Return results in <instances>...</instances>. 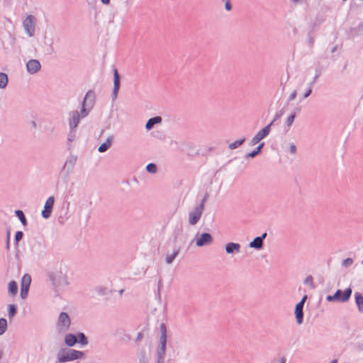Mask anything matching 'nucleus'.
Wrapping results in <instances>:
<instances>
[{"label": "nucleus", "mask_w": 363, "mask_h": 363, "mask_svg": "<svg viewBox=\"0 0 363 363\" xmlns=\"http://www.w3.org/2000/svg\"><path fill=\"white\" fill-rule=\"evenodd\" d=\"M94 93L91 91H89L84 96L81 113L78 111H72L69 113L68 123L69 129H76L80 118L86 117L94 104Z\"/></svg>", "instance_id": "f257e3e1"}, {"label": "nucleus", "mask_w": 363, "mask_h": 363, "mask_svg": "<svg viewBox=\"0 0 363 363\" xmlns=\"http://www.w3.org/2000/svg\"><path fill=\"white\" fill-rule=\"evenodd\" d=\"M49 280L56 291H61L69 285L67 269L65 267H56L48 274Z\"/></svg>", "instance_id": "f03ea898"}, {"label": "nucleus", "mask_w": 363, "mask_h": 363, "mask_svg": "<svg viewBox=\"0 0 363 363\" xmlns=\"http://www.w3.org/2000/svg\"><path fill=\"white\" fill-rule=\"evenodd\" d=\"M84 357V352L69 348L61 349L57 354V359L60 363L81 359Z\"/></svg>", "instance_id": "7ed1b4c3"}, {"label": "nucleus", "mask_w": 363, "mask_h": 363, "mask_svg": "<svg viewBox=\"0 0 363 363\" xmlns=\"http://www.w3.org/2000/svg\"><path fill=\"white\" fill-rule=\"evenodd\" d=\"M71 326V319L69 315L65 312H61L59 314L56 323V330L60 333H67Z\"/></svg>", "instance_id": "20e7f679"}, {"label": "nucleus", "mask_w": 363, "mask_h": 363, "mask_svg": "<svg viewBox=\"0 0 363 363\" xmlns=\"http://www.w3.org/2000/svg\"><path fill=\"white\" fill-rule=\"evenodd\" d=\"M23 27L27 36L33 37L35 33V18L32 15H28L23 21Z\"/></svg>", "instance_id": "39448f33"}, {"label": "nucleus", "mask_w": 363, "mask_h": 363, "mask_svg": "<svg viewBox=\"0 0 363 363\" xmlns=\"http://www.w3.org/2000/svg\"><path fill=\"white\" fill-rule=\"evenodd\" d=\"M198 247L211 245L213 242L212 235L208 233H198L192 240Z\"/></svg>", "instance_id": "423d86ee"}, {"label": "nucleus", "mask_w": 363, "mask_h": 363, "mask_svg": "<svg viewBox=\"0 0 363 363\" xmlns=\"http://www.w3.org/2000/svg\"><path fill=\"white\" fill-rule=\"evenodd\" d=\"M203 211V204L196 206L188 213V223L190 225H195L200 220Z\"/></svg>", "instance_id": "0eeeda50"}, {"label": "nucleus", "mask_w": 363, "mask_h": 363, "mask_svg": "<svg viewBox=\"0 0 363 363\" xmlns=\"http://www.w3.org/2000/svg\"><path fill=\"white\" fill-rule=\"evenodd\" d=\"M274 121L275 119L273 120L269 125H266L256 133V135L250 140L251 145H255L259 143L262 140H263L270 133L271 126L274 122Z\"/></svg>", "instance_id": "6e6552de"}, {"label": "nucleus", "mask_w": 363, "mask_h": 363, "mask_svg": "<svg viewBox=\"0 0 363 363\" xmlns=\"http://www.w3.org/2000/svg\"><path fill=\"white\" fill-rule=\"evenodd\" d=\"M307 299V296L304 295L301 300L296 305L294 314L297 324L301 325L303 321V305Z\"/></svg>", "instance_id": "1a4fd4ad"}, {"label": "nucleus", "mask_w": 363, "mask_h": 363, "mask_svg": "<svg viewBox=\"0 0 363 363\" xmlns=\"http://www.w3.org/2000/svg\"><path fill=\"white\" fill-rule=\"evenodd\" d=\"M26 70L30 74L38 73L41 69V65L38 60L30 59L26 65Z\"/></svg>", "instance_id": "9d476101"}, {"label": "nucleus", "mask_w": 363, "mask_h": 363, "mask_svg": "<svg viewBox=\"0 0 363 363\" xmlns=\"http://www.w3.org/2000/svg\"><path fill=\"white\" fill-rule=\"evenodd\" d=\"M55 199L53 196H50L45 201L44 205V209L41 213L42 216L44 218H50L51 212L53 208Z\"/></svg>", "instance_id": "9b49d317"}, {"label": "nucleus", "mask_w": 363, "mask_h": 363, "mask_svg": "<svg viewBox=\"0 0 363 363\" xmlns=\"http://www.w3.org/2000/svg\"><path fill=\"white\" fill-rule=\"evenodd\" d=\"M352 289L347 288L345 291H342L341 290L338 289L336 291V292L334 294L336 296V301L339 302H347L352 294Z\"/></svg>", "instance_id": "f8f14e48"}, {"label": "nucleus", "mask_w": 363, "mask_h": 363, "mask_svg": "<svg viewBox=\"0 0 363 363\" xmlns=\"http://www.w3.org/2000/svg\"><path fill=\"white\" fill-rule=\"evenodd\" d=\"M113 140L114 135L113 134L108 135L106 139V141L99 146L98 151L99 152H104L107 151L111 147Z\"/></svg>", "instance_id": "ddd939ff"}, {"label": "nucleus", "mask_w": 363, "mask_h": 363, "mask_svg": "<svg viewBox=\"0 0 363 363\" xmlns=\"http://www.w3.org/2000/svg\"><path fill=\"white\" fill-rule=\"evenodd\" d=\"M266 233H263L262 236L255 238L252 242H250L249 247L256 250H260L263 247V240L267 237Z\"/></svg>", "instance_id": "4468645a"}, {"label": "nucleus", "mask_w": 363, "mask_h": 363, "mask_svg": "<svg viewBox=\"0 0 363 363\" xmlns=\"http://www.w3.org/2000/svg\"><path fill=\"white\" fill-rule=\"evenodd\" d=\"M120 89V75L117 69L114 70L113 74V99H115L117 97L118 90Z\"/></svg>", "instance_id": "2eb2a0df"}, {"label": "nucleus", "mask_w": 363, "mask_h": 363, "mask_svg": "<svg viewBox=\"0 0 363 363\" xmlns=\"http://www.w3.org/2000/svg\"><path fill=\"white\" fill-rule=\"evenodd\" d=\"M225 250L228 255L238 253L240 251V245L235 242H228L225 245Z\"/></svg>", "instance_id": "dca6fc26"}, {"label": "nucleus", "mask_w": 363, "mask_h": 363, "mask_svg": "<svg viewBox=\"0 0 363 363\" xmlns=\"http://www.w3.org/2000/svg\"><path fill=\"white\" fill-rule=\"evenodd\" d=\"M95 292L99 296H106L111 294V289L109 286L101 285L95 289Z\"/></svg>", "instance_id": "f3484780"}, {"label": "nucleus", "mask_w": 363, "mask_h": 363, "mask_svg": "<svg viewBox=\"0 0 363 363\" xmlns=\"http://www.w3.org/2000/svg\"><path fill=\"white\" fill-rule=\"evenodd\" d=\"M179 252V250H173L172 251L167 252L165 255V262L167 264H171L175 259V258L178 256Z\"/></svg>", "instance_id": "a211bd4d"}, {"label": "nucleus", "mask_w": 363, "mask_h": 363, "mask_svg": "<svg viewBox=\"0 0 363 363\" xmlns=\"http://www.w3.org/2000/svg\"><path fill=\"white\" fill-rule=\"evenodd\" d=\"M65 343L67 347H73L77 342V337L73 334H66L64 339Z\"/></svg>", "instance_id": "6ab92c4d"}, {"label": "nucleus", "mask_w": 363, "mask_h": 363, "mask_svg": "<svg viewBox=\"0 0 363 363\" xmlns=\"http://www.w3.org/2000/svg\"><path fill=\"white\" fill-rule=\"evenodd\" d=\"M354 298L358 311L363 313V296L360 293L356 292L354 294Z\"/></svg>", "instance_id": "aec40b11"}, {"label": "nucleus", "mask_w": 363, "mask_h": 363, "mask_svg": "<svg viewBox=\"0 0 363 363\" xmlns=\"http://www.w3.org/2000/svg\"><path fill=\"white\" fill-rule=\"evenodd\" d=\"M161 122H162V118L160 116H156V117L150 118L145 125V128L147 130H150L153 128V126L155 124L160 123Z\"/></svg>", "instance_id": "412c9836"}, {"label": "nucleus", "mask_w": 363, "mask_h": 363, "mask_svg": "<svg viewBox=\"0 0 363 363\" xmlns=\"http://www.w3.org/2000/svg\"><path fill=\"white\" fill-rule=\"evenodd\" d=\"M167 340L160 339V345L157 349V356H165Z\"/></svg>", "instance_id": "4be33fe9"}, {"label": "nucleus", "mask_w": 363, "mask_h": 363, "mask_svg": "<svg viewBox=\"0 0 363 363\" xmlns=\"http://www.w3.org/2000/svg\"><path fill=\"white\" fill-rule=\"evenodd\" d=\"M8 290L11 296H15L18 292L17 284L14 281H11L8 284Z\"/></svg>", "instance_id": "5701e85b"}, {"label": "nucleus", "mask_w": 363, "mask_h": 363, "mask_svg": "<svg viewBox=\"0 0 363 363\" xmlns=\"http://www.w3.org/2000/svg\"><path fill=\"white\" fill-rule=\"evenodd\" d=\"M9 79L6 73L0 72V89H4L8 84Z\"/></svg>", "instance_id": "b1692460"}, {"label": "nucleus", "mask_w": 363, "mask_h": 363, "mask_svg": "<svg viewBox=\"0 0 363 363\" xmlns=\"http://www.w3.org/2000/svg\"><path fill=\"white\" fill-rule=\"evenodd\" d=\"M31 282V277L29 274H26L21 278V287L29 288Z\"/></svg>", "instance_id": "393cba45"}, {"label": "nucleus", "mask_w": 363, "mask_h": 363, "mask_svg": "<svg viewBox=\"0 0 363 363\" xmlns=\"http://www.w3.org/2000/svg\"><path fill=\"white\" fill-rule=\"evenodd\" d=\"M116 334L121 337V340H130V335L124 330H117Z\"/></svg>", "instance_id": "a878e982"}, {"label": "nucleus", "mask_w": 363, "mask_h": 363, "mask_svg": "<svg viewBox=\"0 0 363 363\" xmlns=\"http://www.w3.org/2000/svg\"><path fill=\"white\" fill-rule=\"evenodd\" d=\"M245 138H242L240 140H238L234 141L233 143H230L228 145V148L230 150H234L238 148L245 142Z\"/></svg>", "instance_id": "bb28decb"}, {"label": "nucleus", "mask_w": 363, "mask_h": 363, "mask_svg": "<svg viewBox=\"0 0 363 363\" xmlns=\"http://www.w3.org/2000/svg\"><path fill=\"white\" fill-rule=\"evenodd\" d=\"M263 147H264V143H261L260 144H259V145L257 146L256 150H255L254 151L248 153L246 155V157H251V158L255 157L261 151V150L262 149Z\"/></svg>", "instance_id": "cd10ccee"}, {"label": "nucleus", "mask_w": 363, "mask_h": 363, "mask_svg": "<svg viewBox=\"0 0 363 363\" xmlns=\"http://www.w3.org/2000/svg\"><path fill=\"white\" fill-rule=\"evenodd\" d=\"M17 313V306L15 304L9 306V316L11 319Z\"/></svg>", "instance_id": "c85d7f7f"}, {"label": "nucleus", "mask_w": 363, "mask_h": 363, "mask_svg": "<svg viewBox=\"0 0 363 363\" xmlns=\"http://www.w3.org/2000/svg\"><path fill=\"white\" fill-rule=\"evenodd\" d=\"M7 329V321L5 318H0V335H3Z\"/></svg>", "instance_id": "c756f323"}, {"label": "nucleus", "mask_w": 363, "mask_h": 363, "mask_svg": "<svg viewBox=\"0 0 363 363\" xmlns=\"http://www.w3.org/2000/svg\"><path fill=\"white\" fill-rule=\"evenodd\" d=\"M15 213H16V216L21 220V223L25 225L26 224V219L24 216L23 211H20V210H16L15 211Z\"/></svg>", "instance_id": "7c9ffc66"}, {"label": "nucleus", "mask_w": 363, "mask_h": 363, "mask_svg": "<svg viewBox=\"0 0 363 363\" xmlns=\"http://www.w3.org/2000/svg\"><path fill=\"white\" fill-rule=\"evenodd\" d=\"M77 338H79V342L82 345H86L88 344V340L84 333H80L77 335Z\"/></svg>", "instance_id": "2f4dec72"}, {"label": "nucleus", "mask_w": 363, "mask_h": 363, "mask_svg": "<svg viewBox=\"0 0 363 363\" xmlns=\"http://www.w3.org/2000/svg\"><path fill=\"white\" fill-rule=\"evenodd\" d=\"M161 335L160 339L167 340V329L164 323L160 325Z\"/></svg>", "instance_id": "473e14b6"}, {"label": "nucleus", "mask_w": 363, "mask_h": 363, "mask_svg": "<svg viewBox=\"0 0 363 363\" xmlns=\"http://www.w3.org/2000/svg\"><path fill=\"white\" fill-rule=\"evenodd\" d=\"M295 117H296L295 113H291V115H289L287 117V118L286 120V124L287 127H290L292 125Z\"/></svg>", "instance_id": "72a5a7b5"}, {"label": "nucleus", "mask_w": 363, "mask_h": 363, "mask_svg": "<svg viewBox=\"0 0 363 363\" xmlns=\"http://www.w3.org/2000/svg\"><path fill=\"white\" fill-rule=\"evenodd\" d=\"M146 170L150 173H155L157 172V167L155 164L150 163L146 166Z\"/></svg>", "instance_id": "f704fd0d"}, {"label": "nucleus", "mask_w": 363, "mask_h": 363, "mask_svg": "<svg viewBox=\"0 0 363 363\" xmlns=\"http://www.w3.org/2000/svg\"><path fill=\"white\" fill-rule=\"evenodd\" d=\"M76 137V129H70V131L68 135V141L72 142L74 140Z\"/></svg>", "instance_id": "c9c22d12"}, {"label": "nucleus", "mask_w": 363, "mask_h": 363, "mask_svg": "<svg viewBox=\"0 0 363 363\" xmlns=\"http://www.w3.org/2000/svg\"><path fill=\"white\" fill-rule=\"evenodd\" d=\"M29 288L21 287V296L23 299L26 298L28 296Z\"/></svg>", "instance_id": "e433bc0d"}, {"label": "nucleus", "mask_w": 363, "mask_h": 363, "mask_svg": "<svg viewBox=\"0 0 363 363\" xmlns=\"http://www.w3.org/2000/svg\"><path fill=\"white\" fill-rule=\"evenodd\" d=\"M303 284L306 285H310L312 288H313V278L311 276L307 277L304 281Z\"/></svg>", "instance_id": "4c0bfd02"}, {"label": "nucleus", "mask_w": 363, "mask_h": 363, "mask_svg": "<svg viewBox=\"0 0 363 363\" xmlns=\"http://www.w3.org/2000/svg\"><path fill=\"white\" fill-rule=\"evenodd\" d=\"M353 260L350 258H347L343 260L342 265L345 267H348L352 265Z\"/></svg>", "instance_id": "58836bf2"}, {"label": "nucleus", "mask_w": 363, "mask_h": 363, "mask_svg": "<svg viewBox=\"0 0 363 363\" xmlns=\"http://www.w3.org/2000/svg\"><path fill=\"white\" fill-rule=\"evenodd\" d=\"M23 238V233L21 231H18L16 233L15 235V240L16 242H18L19 240H21Z\"/></svg>", "instance_id": "ea45409f"}, {"label": "nucleus", "mask_w": 363, "mask_h": 363, "mask_svg": "<svg viewBox=\"0 0 363 363\" xmlns=\"http://www.w3.org/2000/svg\"><path fill=\"white\" fill-rule=\"evenodd\" d=\"M336 296H335V295H333V296L329 295L326 297V300L329 302L336 301H337Z\"/></svg>", "instance_id": "a19ab883"}, {"label": "nucleus", "mask_w": 363, "mask_h": 363, "mask_svg": "<svg viewBox=\"0 0 363 363\" xmlns=\"http://www.w3.org/2000/svg\"><path fill=\"white\" fill-rule=\"evenodd\" d=\"M289 150L290 152L292 153V154H295L296 152V147L294 144H291L290 145V147H289Z\"/></svg>", "instance_id": "79ce46f5"}, {"label": "nucleus", "mask_w": 363, "mask_h": 363, "mask_svg": "<svg viewBox=\"0 0 363 363\" xmlns=\"http://www.w3.org/2000/svg\"><path fill=\"white\" fill-rule=\"evenodd\" d=\"M311 88H308L307 90L305 91V94L303 95V97L304 98H307L308 96H310V94H311Z\"/></svg>", "instance_id": "37998d69"}, {"label": "nucleus", "mask_w": 363, "mask_h": 363, "mask_svg": "<svg viewBox=\"0 0 363 363\" xmlns=\"http://www.w3.org/2000/svg\"><path fill=\"white\" fill-rule=\"evenodd\" d=\"M296 91H294L293 93H291L289 99L290 101H292V100H294L296 99Z\"/></svg>", "instance_id": "c03bdc74"}, {"label": "nucleus", "mask_w": 363, "mask_h": 363, "mask_svg": "<svg viewBox=\"0 0 363 363\" xmlns=\"http://www.w3.org/2000/svg\"><path fill=\"white\" fill-rule=\"evenodd\" d=\"M164 356H157V363H164Z\"/></svg>", "instance_id": "a18cd8bd"}, {"label": "nucleus", "mask_w": 363, "mask_h": 363, "mask_svg": "<svg viewBox=\"0 0 363 363\" xmlns=\"http://www.w3.org/2000/svg\"><path fill=\"white\" fill-rule=\"evenodd\" d=\"M225 8L227 11H230L231 9V5L230 4L229 1H227L225 4Z\"/></svg>", "instance_id": "49530a36"}, {"label": "nucleus", "mask_w": 363, "mask_h": 363, "mask_svg": "<svg viewBox=\"0 0 363 363\" xmlns=\"http://www.w3.org/2000/svg\"><path fill=\"white\" fill-rule=\"evenodd\" d=\"M143 337V335L142 333H138L136 336V340L140 341Z\"/></svg>", "instance_id": "de8ad7c7"}, {"label": "nucleus", "mask_w": 363, "mask_h": 363, "mask_svg": "<svg viewBox=\"0 0 363 363\" xmlns=\"http://www.w3.org/2000/svg\"><path fill=\"white\" fill-rule=\"evenodd\" d=\"M103 4L107 5L110 3V0H100Z\"/></svg>", "instance_id": "09e8293b"}, {"label": "nucleus", "mask_w": 363, "mask_h": 363, "mask_svg": "<svg viewBox=\"0 0 363 363\" xmlns=\"http://www.w3.org/2000/svg\"><path fill=\"white\" fill-rule=\"evenodd\" d=\"M294 3H301L303 0H292Z\"/></svg>", "instance_id": "8fccbe9b"}, {"label": "nucleus", "mask_w": 363, "mask_h": 363, "mask_svg": "<svg viewBox=\"0 0 363 363\" xmlns=\"http://www.w3.org/2000/svg\"><path fill=\"white\" fill-rule=\"evenodd\" d=\"M3 356V352L0 350V359L2 358Z\"/></svg>", "instance_id": "3c124183"}, {"label": "nucleus", "mask_w": 363, "mask_h": 363, "mask_svg": "<svg viewBox=\"0 0 363 363\" xmlns=\"http://www.w3.org/2000/svg\"><path fill=\"white\" fill-rule=\"evenodd\" d=\"M281 363H285V359L284 358H281Z\"/></svg>", "instance_id": "603ef678"}, {"label": "nucleus", "mask_w": 363, "mask_h": 363, "mask_svg": "<svg viewBox=\"0 0 363 363\" xmlns=\"http://www.w3.org/2000/svg\"><path fill=\"white\" fill-rule=\"evenodd\" d=\"M123 293V289L120 290L119 294L121 295Z\"/></svg>", "instance_id": "864d4df0"}, {"label": "nucleus", "mask_w": 363, "mask_h": 363, "mask_svg": "<svg viewBox=\"0 0 363 363\" xmlns=\"http://www.w3.org/2000/svg\"><path fill=\"white\" fill-rule=\"evenodd\" d=\"M330 363H337V360H333Z\"/></svg>", "instance_id": "5fc2aeb1"}, {"label": "nucleus", "mask_w": 363, "mask_h": 363, "mask_svg": "<svg viewBox=\"0 0 363 363\" xmlns=\"http://www.w3.org/2000/svg\"><path fill=\"white\" fill-rule=\"evenodd\" d=\"M69 162H70L71 164H72L73 160H69Z\"/></svg>", "instance_id": "6e6d98bb"}, {"label": "nucleus", "mask_w": 363, "mask_h": 363, "mask_svg": "<svg viewBox=\"0 0 363 363\" xmlns=\"http://www.w3.org/2000/svg\"><path fill=\"white\" fill-rule=\"evenodd\" d=\"M9 242H7V247H9Z\"/></svg>", "instance_id": "4d7b16f0"}]
</instances>
